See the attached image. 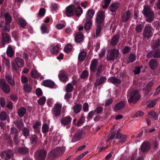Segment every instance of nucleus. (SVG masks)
<instances>
[{
    "instance_id": "f257e3e1",
    "label": "nucleus",
    "mask_w": 160,
    "mask_h": 160,
    "mask_svg": "<svg viewBox=\"0 0 160 160\" xmlns=\"http://www.w3.org/2000/svg\"><path fill=\"white\" fill-rule=\"evenodd\" d=\"M127 97L128 98V102L129 103H135L140 98L138 91L131 90V89H129L128 91Z\"/></svg>"
},
{
    "instance_id": "f03ea898",
    "label": "nucleus",
    "mask_w": 160,
    "mask_h": 160,
    "mask_svg": "<svg viewBox=\"0 0 160 160\" xmlns=\"http://www.w3.org/2000/svg\"><path fill=\"white\" fill-rule=\"evenodd\" d=\"M142 13L146 18V21L148 22H152L154 18V14L149 7H144Z\"/></svg>"
},
{
    "instance_id": "7ed1b4c3",
    "label": "nucleus",
    "mask_w": 160,
    "mask_h": 160,
    "mask_svg": "<svg viewBox=\"0 0 160 160\" xmlns=\"http://www.w3.org/2000/svg\"><path fill=\"white\" fill-rule=\"evenodd\" d=\"M65 151L64 147H57L48 154V158L51 159L58 157L63 154Z\"/></svg>"
},
{
    "instance_id": "20e7f679",
    "label": "nucleus",
    "mask_w": 160,
    "mask_h": 160,
    "mask_svg": "<svg viewBox=\"0 0 160 160\" xmlns=\"http://www.w3.org/2000/svg\"><path fill=\"white\" fill-rule=\"evenodd\" d=\"M24 62L23 60L18 58H16L15 59V61H12L11 64L12 68L15 71L17 69V67L22 68L24 65Z\"/></svg>"
},
{
    "instance_id": "39448f33",
    "label": "nucleus",
    "mask_w": 160,
    "mask_h": 160,
    "mask_svg": "<svg viewBox=\"0 0 160 160\" xmlns=\"http://www.w3.org/2000/svg\"><path fill=\"white\" fill-rule=\"evenodd\" d=\"M119 51L118 49H113L107 55V59L108 61H113L117 58L119 55Z\"/></svg>"
},
{
    "instance_id": "423d86ee",
    "label": "nucleus",
    "mask_w": 160,
    "mask_h": 160,
    "mask_svg": "<svg viewBox=\"0 0 160 160\" xmlns=\"http://www.w3.org/2000/svg\"><path fill=\"white\" fill-rule=\"evenodd\" d=\"M47 152L45 150H41L36 151L34 154L35 158L38 160H45Z\"/></svg>"
},
{
    "instance_id": "0eeeda50",
    "label": "nucleus",
    "mask_w": 160,
    "mask_h": 160,
    "mask_svg": "<svg viewBox=\"0 0 160 160\" xmlns=\"http://www.w3.org/2000/svg\"><path fill=\"white\" fill-rule=\"evenodd\" d=\"M62 107L61 103L59 102L55 103L52 110V114L55 117L59 116L61 113Z\"/></svg>"
},
{
    "instance_id": "6e6552de",
    "label": "nucleus",
    "mask_w": 160,
    "mask_h": 160,
    "mask_svg": "<svg viewBox=\"0 0 160 160\" xmlns=\"http://www.w3.org/2000/svg\"><path fill=\"white\" fill-rule=\"evenodd\" d=\"M152 28L151 26H146L143 30V38L149 39L152 35Z\"/></svg>"
},
{
    "instance_id": "1a4fd4ad",
    "label": "nucleus",
    "mask_w": 160,
    "mask_h": 160,
    "mask_svg": "<svg viewBox=\"0 0 160 160\" xmlns=\"http://www.w3.org/2000/svg\"><path fill=\"white\" fill-rule=\"evenodd\" d=\"M1 158L5 160H8L13 157V153L11 150H5L0 154Z\"/></svg>"
},
{
    "instance_id": "9d476101",
    "label": "nucleus",
    "mask_w": 160,
    "mask_h": 160,
    "mask_svg": "<svg viewBox=\"0 0 160 160\" xmlns=\"http://www.w3.org/2000/svg\"><path fill=\"white\" fill-rule=\"evenodd\" d=\"M0 87L5 93H8L10 92V89L9 86L4 79H0Z\"/></svg>"
},
{
    "instance_id": "9b49d317",
    "label": "nucleus",
    "mask_w": 160,
    "mask_h": 160,
    "mask_svg": "<svg viewBox=\"0 0 160 160\" xmlns=\"http://www.w3.org/2000/svg\"><path fill=\"white\" fill-rule=\"evenodd\" d=\"M105 13L104 12L102 11H99L96 18V22L97 24H99L102 23L104 19Z\"/></svg>"
},
{
    "instance_id": "f8f14e48",
    "label": "nucleus",
    "mask_w": 160,
    "mask_h": 160,
    "mask_svg": "<svg viewBox=\"0 0 160 160\" xmlns=\"http://www.w3.org/2000/svg\"><path fill=\"white\" fill-rule=\"evenodd\" d=\"M116 139H118L117 142H118L119 144H122L127 140V137L126 135H122L117 132Z\"/></svg>"
},
{
    "instance_id": "ddd939ff",
    "label": "nucleus",
    "mask_w": 160,
    "mask_h": 160,
    "mask_svg": "<svg viewBox=\"0 0 160 160\" xmlns=\"http://www.w3.org/2000/svg\"><path fill=\"white\" fill-rule=\"evenodd\" d=\"M75 9V7L73 5H69L66 8L65 12L66 15L68 17H70L73 15V11Z\"/></svg>"
},
{
    "instance_id": "4468645a",
    "label": "nucleus",
    "mask_w": 160,
    "mask_h": 160,
    "mask_svg": "<svg viewBox=\"0 0 160 160\" xmlns=\"http://www.w3.org/2000/svg\"><path fill=\"white\" fill-rule=\"evenodd\" d=\"M11 133L12 134L14 135V141L16 144H17L19 142V140L18 138V130L14 127H12L11 128Z\"/></svg>"
},
{
    "instance_id": "2eb2a0df",
    "label": "nucleus",
    "mask_w": 160,
    "mask_h": 160,
    "mask_svg": "<svg viewBox=\"0 0 160 160\" xmlns=\"http://www.w3.org/2000/svg\"><path fill=\"white\" fill-rule=\"evenodd\" d=\"M2 39L1 41L2 43V47H4L5 43H9L10 40L9 37L7 34L5 33H2Z\"/></svg>"
},
{
    "instance_id": "dca6fc26",
    "label": "nucleus",
    "mask_w": 160,
    "mask_h": 160,
    "mask_svg": "<svg viewBox=\"0 0 160 160\" xmlns=\"http://www.w3.org/2000/svg\"><path fill=\"white\" fill-rule=\"evenodd\" d=\"M131 13L129 11L125 12H122L121 13V19L123 22H126L130 18Z\"/></svg>"
},
{
    "instance_id": "f3484780",
    "label": "nucleus",
    "mask_w": 160,
    "mask_h": 160,
    "mask_svg": "<svg viewBox=\"0 0 160 160\" xmlns=\"http://www.w3.org/2000/svg\"><path fill=\"white\" fill-rule=\"evenodd\" d=\"M150 148V144L148 142H143L141 146V151L143 152H146L148 151Z\"/></svg>"
},
{
    "instance_id": "a211bd4d",
    "label": "nucleus",
    "mask_w": 160,
    "mask_h": 160,
    "mask_svg": "<svg viewBox=\"0 0 160 160\" xmlns=\"http://www.w3.org/2000/svg\"><path fill=\"white\" fill-rule=\"evenodd\" d=\"M106 80L107 78L106 76L101 77L99 79H96L94 82V85L96 86L100 85L105 83Z\"/></svg>"
},
{
    "instance_id": "6ab92c4d",
    "label": "nucleus",
    "mask_w": 160,
    "mask_h": 160,
    "mask_svg": "<svg viewBox=\"0 0 160 160\" xmlns=\"http://www.w3.org/2000/svg\"><path fill=\"white\" fill-rule=\"evenodd\" d=\"M72 118L69 116H68L62 118L61 120V121L62 124L65 126L69 124Z\"/></svg>"
},
{
    "instance_id": "aec40b11",
    "label": "nucleus",
    "mask_w": 160,
    "mask_h": 160,
    "mask_svg": "<svg viewBox=\"0 0 160 160\" xmlns=\"http://www.w3.org/2000/svg\"><path fill=\"white\" fill-rule=\"evenodd\" d=\"M125 106V102H121L115 105L114 108V110L115 112H117L124 108Z\"/></svg>"
},
{
    "instance_id": "412c9836",
    "label": "nucleus",
    "mask_w": 160,
    "mask_h": 160,
    "mask_svg": "<svg viewBox=\"0 0 160 160\" xmlns=\"http://www.w3.org/2000/svg\"><path fill=\"white\" fill-rule=\"evenodd\" d=\"M95 13V11L92 9H89L87 12L86 16V20H91Z\"/></svg>"
},
{
    "instance_id": "4be33fe9",
    "label": "nucleus",
    "mask_w": 160,
    "mask_h": 160,
    "mask_svg": "<svg viewBox=\"0 0 160 160\" xmlns=\"http://www.w3.org/2000/svg\"><path fill=\"white\" fill-rule=\"evenodd\" d=\"M43 85L46 87L52 88L54 85V83L51 80H47L43 81Z\"/></svg>"
},
{
    "instance_id": "5701e85b",
    "label": "nucleus",
    "mask_w": 160,
    "mask_h": 160,
    "mask_svg": "<svg viewBox=\"0 0 160 160\" xmlns=\"http://www.w3.org/2000/svg\"><path fill=\"white\" fill-rule=\"evenodd\" d=\"M83 35L81 32H77L75 37V41L77 42H79L82 40Z\"/></svg>"
},
{
    "instance_id": "b1692460",
    "label": "nucleus",
    "mask_w": 160,
    "mask_h": 160,
    "mask_svg": "<svg viewBox=\"0 0 160 160\" xmlns=\"http://www.w3.org/2000/svg\"><path fill=\"white\" fill-rule=\"evenodd\" d=\"M149 65L150 68L152 70H154L158 65L157 61L155 59H152L149 61Z\"/></svg>"
},
{
    "instance_id": "393cba45",
    "label": "nucleus",
    "mask_w": 160,
    "mask_h": 160,
    "mask_svg": "<svg viewBox=\"0 0 160 160\" xmlns=\"http://www.w3.org/2000/svg\"><path fill=\"white\" fill-rule=\"evenodd\" d=\"M98 62V60L97 59L92 60L90 68L91 70L95 71L97 66Z\"/></svg>"
},
{
    "instance_id": "a878e982",
    "label": "nucleus",
    "mask_w": 160,
    "mask_h": 160,
    "mask_svg": "<svg viewBox=\"0 0 160 160\" xmlns=\"http://www.w3.org/2000/svg\"><path fill=\"white\" fill-rule=\"evenodd\" d=\"M48 26L46 24L43 23L41 27L40 28L42 34L48 33L49 31L48 29Z\"/></svg>"
},
{
    "instance_id": "bb28decb",
    "label": "nucleus",
    "mask_w": 160,
    "mask_h": 160,
    "mask_svg": "<svg viewBox=\"0 0 160 160\" xmlns=\"http://www.w3.org/2000/svg\"><path fill=\"white\" fill-rule=\"evenodd\" d=\"M108 81V82H111L114 84H119L121 82V80L113 77L109 78Z\"/></svg>"
},
{
    "instance_id": "cd10ccee",
    "label": "nucleus",
    "mask_w": 160,
    "mask_h": 160,
    "mask_svg": "<svg viewBox=\"0 0 160 160\" xmlns=\"http://www.w3.org/2000/svg\"><path fill=\"white\" fill-rule=\"evenodd\" d=\"M6 79L8 83H9L11 86H13L15 85V82L11 76L8 75H6Z\"/></svg>"
},
{
    "instance_id": "c85d7f7f",
    "label": "nucleus",
    "mask_w": 160,
    "mask_h": 160,
    "mask_svg": "<svg viewBox=\"0 0 160 160\" xmlns=\"http://www.w3.org/2000/svg\"><path fill=\"white\" fill-rule=\"evenodd\" d=\"M82 106L81 104H77L73 107V110L74 112L78 113L80 112L81 110Z\"/></svg>"
},
{
    "instance_id": "c756f323",
    "label": "nucleus",
    "mask_w": 160,
    "mask_h": 160,
    "mask_svg": "<svg viewBox=\"0 0 160 160\" xmlns=\"http://www.w3.org/2000/svg\"><path fill=\"white\" fill-rule=\"evenodd\" d=\"M119 4L118 2L114 3L111 5L110 7V10L112 12H115L118 8Z\"/></svg>"
},
{
    "instance_id": "7c9ffc66",
    "label": "nucleus",
    "mask_w": 160,
    "mask_h": 160,
    "mask_svg": "<svg viewBox=\"0 0 160 160\" xmlns=\"http://www.w3.org/2000/svg\"><path fill=\"white\" fill-rule=\"evenodd\" d=\"M86 53L84 51H81L79 54L78 59L80 61H83L86 57Z\"/></svg>"
},
{
    "instance_id": "2f4dec72",
    "label": "nucleus",
    "mask_w": 160,
    "mask_h": 160,
    "mask_svg": "<svg viewBox=\"0 0 160 160\" xmlns=\"http://www.w3.org/2000/svg\"><path fill=\"white\" fill-rule=\"evenodd\" d=\"M18 23L22 27H24L27 25L26 21L22 18H19L18 20Z\"/></svg>"
},
{
    "instance_id": "473e14b6",
    "label": "nucleus",
    "mask_w": 160,
    "mask_h": 160,
    "mask_svg": "<svg viewBox=\"0 0 160 160\" xmlns=\"http://www.w3.org/2000/svg\"><path fill=\"white\" fill-rule=\"evenodd\" d=\"M59 47L58 46L53 45L51 47L50 51L52 54H57L58 52Z\"/></svg>"
},
{
    "instance_id": "72a5a7b5",
    "label": "nucleus",
    "mask_w": 160,
    "mask_h": 160,
    "mask_svg": "<svg viewBox=\"0 0 160 160\" xmlns=\"http://www.w3.org/2000/svg\"><path fill=\"white\" fill-rule=\"evenodd\" d=\"M119 37L118 35H116L114 36L111 40V43L113 45H116L119 41Z\"/></svg>"
},
{
    "instance_id": "f704fd0d",
    "label": "nucleus",
    "mask_w": 160,
    "mask_h": 160,
    "mask_svg": "<svg viewBox=\"0 0 160 160\" xmlns=\"http://www.w3.org/2000/svg\"><path fill=\"white\" fill-rule=\"evenodd\" d=\"M148 117L149 118H151L153 120H157L158 119V116H156L155 112L152 111L148 114Z\"/></svg>"
},
{
    "instance_id": "c9c22d12",
    "label": "nucleus",
    "mask_w": 160,
    "mask_h": 160,
    "mask_svg": "<svg viewBox=\"0 0 160 160\" xmlns=\"http://www.w3.org/2000/svg\"><path fill=\"white\" fill-rule=\"evenodd\" d=\"M101 30V26L99 24L97 25V28L96 29V35L93 34V36L94 37H97L99 36V34L100 33Z\"/></svg>"
},
{
    "instance_id": "e433bc0d",
    "label": "nucleus",
    "mask_w": 160,
    "mask_h": 160,
    "mask_svg": "<svg viewBox=\"0 0 160 160\" xmlns=\"http://www.w3.org/2000/svg\"><path fill=\"white\" fill-rule=\"evenodd\" d=\"M6 52L7 55L10 57H12L13 55V51L12 47L10 45L8 46L7 48Z\"/></svg>"
},
{
    "instance_id": "4c0bfd02",
    "label": "nucleus",
    "mask_w": 160,
    "mask_h": 160,
    "mask_svg": "<svg viewBox=\"0 0 160 160\" xmlns=\"http://www.w3.org/2000/svg\"><path fill=\"white\" fill-rule=\"evenodd\" d=\"M58 77L60 80L62 82L65 81L68 79L67 75L62 72L58 75Z\"/></svg>"
},
{
    "instance_id": "58836bf2",
    "label": "nucleus",
    "mask_w": 160,
    "mask_h": 160,
    "mask_svg": "<svg viewBox=\"0 0 160 160\" xmlns=\"http://www.w3.org/2000/svg\"><path fill=\"white\" fill-rule=\"evenodd\" d=\"M92 24V20H86V22L84 25V28L85 30H89Z\"/></svg>"
},
{
    "instance_id": "ea45409f",
    "label": "nucleus",
    "mask_w": 160,
    "mask_h": 160,
    "mask_svg": "<svg viewBox=\"0 0 160 160\" xmlns=\"http://www.w3.org/2000/svg\"><path fill=\"white\" fill-rule=\"evenodd\" d=\"M26 109L22 107L20 108L18 111V113L19 116L20 117H22L26 113Z\"/></svg>"
},
{
    "instance_id": "a19ab883",
    "label": "nucleus",
    "mask_w": 160,
    "mask_h": 160,
    "mask_svg": "<svg viewBox=\"0 0 160 160\" xmlns=\"http://www.w3.org/2000/svg\"><path fill=\"white\" fill-rule=\"evenodd\" d=\"M75 13L77 16L80 15L82 13L83 10L82 8L80 7H78L75 9Z\"/></svg>"
},
{
    "instance_id": "79ce46f5",
    "label": "nucleus",
    "mask_w": 160,
    "mask_h": 160,
    "mask_svg": "<svg viewBox=\"0 0 160 160\" xmlns=\"http://www.w3.org/2000/svg\"><path fill=\"white\" fill-rule=\"evenodd\" d=\"M8 118L7 113L5 112H2L0 114V119L1 120L5 121L8 119Z\"/></svg>"
},
{
    "instance_id": "37998d69",
    "label": "nucleus",
    "mask_w": 160,
    "mask_h": 160,
    "mask_svg": "<svg viewBox=\"0 0 160 160\" xmlns=\"http://www.w3.org/2000/svg\"><path fill=\"white\" fill-rule=\"evenodd\" d=\"M82 132L81 131L76 132L74 135V138L76 141H78L82 137Z\"/></svg>"
},
{
    "instance_id": "c03bdc74",
    "label": "nucleus",
    "mask_w": 160,
    "mask_h": 160,
    "mask_svg": "<svg viewBox=\"0 0 160 160\" xmlns=\"http://www.w3.org/2000/svg\"><path fill=\"white\" fill-rule=\"evenodd\" d=\"M85 121V117L84 116H82L78 120L77 123L76 124V126L78 127H80L83 123Z\"/></svg>"
},
{
    "instance_id": "a18cd8bd",
    "label": "nucleus",
    "mask_w": 160,
    "mask_h": 160,
    "mask_svg": "<svg viewBox=\"0 0 160 160\" xmlns=\"http://www.w3.org/2000/svg\"><path fill=\"white\" fill-rule=\"evenodd\" d=\"M2 65L3 66H6L8 68H9L10 67V63L8 60L4 57H3Z\"/></svg>"
},
{
    "instance_id": "49530a36",
    "label": "nucleus",
    "mask_w": 160,
    "mask_h": 160,
    "mask_svg": "<svg viewBox=\"0 0 160 160\" xmlns=\"http://www.w3.org/2000/svg\"><path fill=\"white\" fill-rule=\"evenodd\" d=\"M32 77L34 78H37L40 76V74L36 70H32L31 72Z\"/></svg>"
},
{
    "instance_id": "de8ad7c7",
    "label": "nucleus",
    "mask_w": 160,
    "mask_h": 160,
    "mask_svg": "<svg viewBox=\"0 0 160 160\" xmlns=\"http://www.w3.org/2000/svg\"><path fill=\"white\" fill-rule=\"evenodd\" d=\"M4 17L5 21L7 23H10L12 20V18L10 14L8 13H6L4 14Z\"/></svg>"
},
{
    "instance_id": "09e8293b",
    "label": "nucleus",
    "mask_w": 160,
    "mask_h": 160,
    "mask_svg": "<svg viewBox=\"0 0 160 160\" xmlns=\"http://www.w3.org/2000/svg\"><path fill=\"white\" fill-rule=\"evenodd\" d=\"M103 70V66L102 65L99 66L97 69V72L96 73L97 77H99L101 75Z\"/></svg>"
},
{
    "instance_id": "8fccbe9b",
    "label": "nucleus",
    "mask_w": 160,
    "mask_h": 160,
    "mask_svg": "<svg viewBox=\"0 0 160 160\" xmlns=\"http://www.w3.org/2000/svg\"><path fill=\"white\" fill-rule=\"evenodd\" d=\"M3 31L6 32H9L10 31V26L7 24L5 23L3 26L2 25H1Z\"/></svg>"
},
{
    "instance_id": "3c124183",
    "label": "nucleus",
    "mask_w": 160,
    "mask_h": 160,
    "mask_svg": "<svg viewBox=\"0 0 160 160\" xmlns=\"http://www.w3.org/2000/svg\"><path fill=\"white\" fill-rule=\"evenodd\" d=\"M23 89L25 91L30 92L31 91L32 88L30 85L27 84L24 86Z\"/></svg>"
},
{
    "instance_id": "603ef678",
    "label": "nucleus",
    "mask_w": 160,
    "mask_h": 160,
    "mask_svg": "<svg viewBox=\"0 0 160 160\" xmlns=\"http://www.w3.org/2000/svg\"><path fill=\"white\" fill-rule=\"evenodd\" d=\"M73 88L72 85L71 84L69 83L66 86V91L67 92H71L72 91Z\"/></svg>"
},
{
    "instance_id": "864d4df0",
    "label": "nucleus",
    "mask_w": 160,
    "mask_h": 160,
    "mask_svg": "<svg viewBox=\"0 0 160 160\" xmlns=\"http://www.w3.org/2000/svg\"><path fill=\"white\" fill-rule=\"evenodd\" d=\"M72 49V46L70 44H67L64 48V51L67 52L68 53L71 51Z\"/></svg>"
},
{
    "instance_id": "5fc2aeb1",
    "label": "nucleus",
    "mask_w": 160,
    "mask_h": 160,
    "mask_svg": "<svg viewBox=\"0 0 160 160\" xmlns=\"http://www.w3.org/2000/svg\"><path fill=\"white\" fill-rule=\"evenodd\" d=\"M46 101V98L44 96L40 98L38 100V103L41 105L44 104Z\"/></svg>"
},
{
    "instance_id": "6e6d98bb",
    "label": "nucleus",
    "mask_w": 160,
    "mask_h": 160,
    "mask_svg": "<svg viewBox=\"0 0 160 160\" xmlns=\"http://www.w3.org/2000/svg\"><path fill=\"white\" fill-rule=\"evenodd\" d=\"M135 56L133 54H131L128 57L127 61L128 63L132 62L135 60Z\"/></svg>"
},
{
    "instance_id": "4d7b16f0",
    "label": "nucleus",
    "mask_w": 160,
    "mask_h": 160,
    "mask_svg": "<svg viewBox=\"0 0 160 160\" xmlns=\"http://www.w3.org/2000/svg\"><path fill=\"white\" fill-rule=\"evenodd\" d=\"M160 57V49H158L153 52V57L154 58H159Z\"/></svg>"
},
{
    "instance_id": "13d9d810",
    "label": "nucleus",
    "mask_w": 160,
    "mask_h": 160,
    "mask_svg": "<svg viewBox=\"0 0 160 160\" xmlns=\"http://www.w3.org/2000/svg\"><path fill=\"white\" fill-rule=\"evenodd\" d=\"M22 132L23 135L25 137L28 136L29 134V130L26 128H24L22 129Z\"/></svg>"
},
{
    "instance_id": "bf43d9fd",
    "label": "nucleus",
    "mask_w": 160,
    "mask_h": 160,
    "mask_svg": "<svg viewBox=\"0 0 160 160\" xmlns=\"http://www.w3.org/2000/svg\"><path fill=\"white\" fill-rule=\"evenodd\" d=\"M18 151L21 153L25 154L28 152V149L26 148H20L18 149Z\"/></svg>"
},
{
    "instance_id": "052dcab7",
    "label": "nucleus",
    "mask_w": 160,
    "mask_h": 160,
    "mask_svg": "<svg viewBox=\"0 0 160 160\" xmlns=\"http://www.w3.org/2000/svg\"><path fill=\"white\" fill-rule=\"evenodd\" d=\"M49 130V127L47 124L43 125L42 127V131L43 133H46L48 132Z\"/></svg>"
},
{
    "instance_id": "680f3d73",
    "label": "nucleus",
    "mask_w": 160,
    "mask_h": 160,
    "mask_svg": "<svg viewBox=\"0 0 160 160\" xmlns=\"http://www.w3.org/2000/svg\"><path fill=\"white\" fill-rule=\"evenodd\" d=\"M88 73L87 71H83L81 75V78H82L84 79L88 77Z\"/></svg>"
},
{
    "instance_id": "e2e57ef3",
    "label": "nucleus",
    "mask_w": 160,
    "mask_h": 160,
    "mask_svg": "<svg viewBox=\"0 0 160 160\" xmlns=\"http://www.w3.org/2000/svg\"><path fill=\"white\" fill-rule=\"evenodd\" d=\"M46 12V10L44 8H40L38 12V15L42 17L44 16Z\"/></svg>"
},
{
    "instance_id": "0e129e2a",
    "label": "nucleus",
    "mask_w": 160,
    "mask_h": 160,
    "mask_svg": "<svg viewBox=\"0 0 160 160\" xmlns=\"http://www.w3.org/2000/svg\"><path fill=\"white\" fill-rule=\"evenodd\" d=\"M160 45V41L159 40H158L156 41H154L153 43L152 44V46L154 48H156L158 47Z\"/></svg>"
},
{
    "instance_id": "69168bd1",
    "label": "nucleus",
    "mask_w": 160,
    "mask_h": 160,
    "mask_svg": "<svg viewBox=\"0 0 160 160\" xmlns=\"http://www.w3.org/2000/svg\"><path fill=\"white\" fill-rule=\"evenodd\" d=\"M143 27L141 24H139L137 25L136 27V30L138 32H141L142 30Z\"/></svg>"
},
{
    "instance_id": "338daca9",
    "label": "nucleus",
    "mask_w": 160,
    "mask_h": 160,
    "mask_svg": "<svg viewBox=\"0 0 160 160\" xmlns=\"http://www.w3.org/2000/svg\"><path fill=\"white\" fill-rule=\"evenodd\" d=\"M41 125V123L37 122L35 123L33 125V128L35 130H38V129L40 128V127Z\"/></svg>"
},
{
    "instance_id": "774afa93",
    "label": "nucleus",
    "mask_w": 160,
    "mask_h": 160,
    "mask_svg": "<svg viewBox=\"0 0 160 160\" xmlns=\"http://www.w3.org/2000/svg\"><path fill=\"white\" fill-rule=\"evenodd\" d=\"M38 139L37 136L35 135L32 136L30 140L32 143H36Z\"/></svg>"
}]
</instances>
